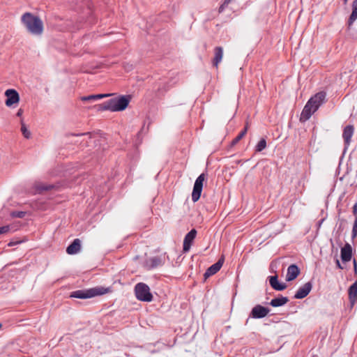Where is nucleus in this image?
I'll return each mask as SVG.
<instances>
[{"label": "nucleus", "instance_id": "nucleus-1", "mask_svg": "<svg viewBox=\"0 0 357 357\" xmlns=\"http://www.w3.org/2000/svg\"><path fill=\"white\" fill-rule=\"evenodd\" d=\"M326 93L320 91L311 97L305 104L301 114L300 120L305 121L323 105L326 101Z\"/></svg>", "mask_w": 357, "mask_h": 357}, {"label": "nucleus", "instance_id": "nucleus-2", "mask_svg": "<svg viewBox=\"0 0 357 357\" xmlns=\"http://www.w3.org/2000/svg\"><path fill=\"white\" fill-rule=\"evenodd\" d=\"M130 96H121L117 98H112L103 103L98 105V110L111 112H119L124 110L130 101Z\"/></svg>", "mask_w": 357, "mask_h": 357}, {"label": "nucleus", "instance_id": "nucleus-3", "mask_svg": "<svg viewBox=\"0 0 357 357\" xmlns=\"http://www.w3.org/2000/svg\"><path fill=\"white\" fill-rule=\"evenodd\" d=\"M22 22L31 34L40 36L43 33V23L38 17L26 13L22 16Z\"/></svg>", "mask_w": 357, "mask_h": 357}, {"label": "nucleus", "instance_id": "nucleus-4", "mask_svg": "<svg viewBox=\"0 0 357 357\" xmlns=\"http://www.w3.org/2000/svg\"><path fill=\"white\" fill-rule=\"evenodd\" d=\"M108 291V289L102 287H97L86 290H77L73 291L70 294V297L86 299L94 297L96 296L103 295Z\"/></svg>", "mask_w": 357, "mask_h": 357}, {"label": "nucleus", "instance_id": "nucleus-5", "mask_svg": "<svg viewBox=\"0 0 357 357\" xmlns=\"http://www.w3.org/2000/svg\"><path fill=\"white\" fill-rule=\"evenodd\" d=\"M135 291L137 298L139 301L149 302L153 298L149 286L144 283L140 282L137 284L135 287Z\"/></svg>", "mask_w": 357, "mask_h": 357}, {"label": "nucleus", "instance_id": "nucleus-6", "mask_svg": "<svg viewBox=\"0 0 357 357\" xmlns=\"http://www.w3.org/2000/svg\"><path fill=\"white\" fill-rule=\"evenodd\" d=\"M206 178V174L202 173L195 180L192 192V200L193 202H196L199 199L203 188V183Z\"/></svg>", "mask_w": 357, "mask_h": 357}, {"label": "nucleus", "instance_id": "nucleus-7", "mask_svg": "<svg viewBox=\"0 0 357 357\" xmlns=\"http://www.w3.org/2000/svg\"><path fill=\"white\" fill-rule=\"evenodd\" d=\"M270 310L261 305H256L251 310L249 318L262 319L268 315Z\"/></svg>", "mask_w": 357, "mask_h": 357}, {"label": "nucleus", "instance_id": "nucleus-8", "mask_svg": "<svg viewBox=\"0 0 357 357\" xmlns=\"http://www.w3.org/2000/svg\"><path fill=\"white\" fill-rule=\"evenodd\" d=\"M197 236V231L195 229H191L185 236L183 240V250L187 252L190 250V247Z\"/></svg>", "mask_w": 357, "mask_h": 357}, {"label": "nucleus", "instance_id": "nucleus-9", "mask_svg": "<svg viewBox=\"0 0 357 357\" xmlns=\"http://www.w3.org/2000/svg\"><path fill=\"white\" fill-rule=\"evenodd\" d=\"M5 96L7 97L6 105L8 107H10L20 101L19 93L15 89H7Z\"/></svg>", "mask_w": 357, "mask_h": 357}, {"label": "nucleus", "instance_id": "nucleus-10", "mask_svg": "<svg viewBox=\"0 0 357 357\" xmlns=\"http://www.w3.org/2000/svg\"><path fill=\"white\" fill-rule=\"evenodd\" d=\"M312 288V283L311 282H307L305 283L303 286L299 287L294 295V298L296 299H302L306 297L309 293L310 292Z\"/></svg>", "mask_w": 357, "mask_h": 357}, {"label": "nucleus", "instance_id": "nucleus-11", "mask_svg": "<svg viewBox=\"0 0 357 357\" xmlns=\"http://www.w3.org/2000/svg\"><path fill=\"white\" fill-rule=\"evenodd\" d=\"M340 257L343 262L349 261L352 257V248L349 243H346L344 247L341 248Z\"/></svg>", "mask_w": 357, "mask_h": 357}, {"label": "nucleus", "instance_id": "nucleus-12", "mask_svg": "<svg viewBox=\"0 0 357 357\" xmlns=\"http://www.w3.org/2000/svg\"><path fill=\"white\" fill-rule=\"evenodd\" d=\"M354 132V128L351 125H348L344 127L342 133L345 147L347 148L351 142V137Z\"/></svg>", "mask_w": 357, "mask_h": 357}, {"label": "nucleus", "instance_id": "nucleus-13", "mask_svg": "<svg viewBox=\"0 0 357 357\" xmlns=\"http://www.w3.org/2000/svg\"><path fill=\"white\" fill-rule=\"evenodd\" d=\"M56 186L54 185H47L42 183L40 182H36L33 187V190L31 192L32 194H40L43 191L50 190L52 189L55 188Z\"/></svg>", "mask_w": 357, "mask_h": 357}, {"label": "nucleus", "instance_id": "nucleus-14", "mask_svg": "<svg viewBox=\"0 0 357 357\" xmlns=\"http://www.w3.org/2000/svg\"><path fill=\"white\" fill-rule=\"evenodd\" d=\"M223 264V259H220L216 263L211 266L204 273L205 278H207L220 271Z\"/></svg>", "mask_w": 357, "mask_h": 357}, {"label": "nucleus", "instance_id": "nucleus-15", "mask_svg": "<svg viewBox=\"0 0 357 357\" xmlns=\"http://www.w3.org/2000/svg\"><path fill=\"white\" fill-rule=\"evenodd\" d=\"M300 273L298 267L295 264L290 265L287 268V273L286 275L287 281L294 280L297 278Z\"/></svg>", "mask_w": 357, "mask_h": 357}, {"label": "nucleus", "instance_id": "nucleus-16", "mask_svg": "<svg viewBox=\"0 0 357 357\" xmlns=\"http://www.w3.org/2000/svg\"><path fill=\"white\" fill-rule=\"evenodd\" d=\"M348 294L351 305L354 306L357 303V281L349 287Z\"/></svg>", "mask_w": 357, "mask_h": 357}, {"label": "nucleus", "instance_id": "nucleus-17", "mask_svg": "<svg viewBox=\"0 0 357 357\" xmlns=\"http://www.w3.org/2000/svg\"><path fill=\"white\" fill-rule=\"evenodd\" d=\"M269 283L272 288L277 291H282L287 287L284 283H280L278 282L277 275L271 276L269 278Z\"/></svg>", "mask_w": 357, "mask_h": 357}, {"label": "nucleus", "instance_id": "nucleus-18", "mask_svg": "<svg viewBox=\"0 0 357 357\" xmlns=\"http://www.w3.org/2000/svg\"><path fill=\"white\" fill-rule=\"evenodd\" d=\"M81 248L80 241L76 238L66 248V252L69 255H75L79 252Z\"/></svg>", "mask_w": 357, "mask_h": 357}, {"label": "nucleus", "instance_id": "nucleus-19", "mask_svg": "<svg viewBox=\"0 0 357 357\" xmlns=\"http://www.w3.org/2000/svg\"><path fill=\"white\" fill-rule=\"evenodd\" d=\"M223 56V49L221 47H216L214 49V58L213 59V64L215 67L218 68L219 63L222 61Z\"/></svg>", "mask_w": 357, "mask_h": 357}, {"label": "nucleus", "instance_id": "nucleus-20", "mask_svg": "<svg viewBox=\"0 0 357 357\" xmlns=\"http://www.w3.org/2000/svg\"><path fill=\"white\" fill-rule=\"evenodd\" d=\"M289 299L287 297L281 296L280 297L272 299L270 302V305L275 307H280L287 303Z\"/></svg>", "mask_w": 357, "mask_h": 357}, {"label": "nucleus", "instance_id": "nucleus-21", "mask_svg": "<svg viewBox=\"0 0 357 357\" xmlns=\"http://www.w3.org/2000/svg\"><path fill=\"white\" fill-rule=\"evenodd\" d=\"M357 19V0L352 3V12L349 18V26H351Z\"/></svg>", "mask_w": 357, "mask_h": 357}, {"label": "nucleus", "instance_id": "nucleus-22", "mask_svg": "<svg viewBox=\"0 0 357 357\" xmlns=\"http://www.w3.org/2000/svg\"><path fill=\"white\" fill-rule=\"evenodd\" d=\"M248 131V124L245 127L239 132V134L231 141V146H235L239 141L246 135Z\"/></svg>", "mask_w": 357, "mask_h": 357}, {"label": "nucleus", "instance_id": "nucleus-23", "mask_svg": "<svg viewBox=\"0 0 357 357\" xmlns=\"http://www.w3.org/2000/svg\"><path fill=\"white\" fill-rule=\"evenodd\" d=\"M266 147V141L265 139H261L255 146L257 152H261Z\"/></svg>", "mask_w": 357, "mask_h": 357}, {"label": "nucleus", "instance_id": "nucleus-24", "mask_svg": "<svg viewBox=\"0 0 357 357\" xmlns=\"http://www.w3.org/2000/svg\"><path fill=\"white\" fill-rule=\"evenodd\" d=\"M21 131L22 135L25 138L29 139L31 137V132L29 130H28L22 119L21 120Z\"/></svg>", "mask_w": 357, "mask_h": 357}, {"label": "nucleus", "instance_id": "nucleus-25", "mask_svg": "<svg viewBox=\"0 0 357 357\" xmlns=\"http://www.w3.org/2000/svg\"><path fill=\"white\" fill-rule=\"evenodd\" d=\"M25 215L26 212L24 211H15L10 213V215L13 218H23Z\"/></svg>", "mask_w": 357, "mask_h": 357}, {"label": "nucleus", "instance_id": "nucleus-26", "mask_svg": "<svg viewBox=\"0 0 357 357\" xmlns=\"http://www.w3.org/2000/svg\"><path fill=\"white\" fill-rule=\"evenodd\" d=\"M351 236L353 238H354L357 236V217L355 218V220H354V222L353 224Z\"/></svg>", "mask_w": 357, "mask_h": 357}, {"label": "nucleus", "instance_id": "nucleus-27", "mask_svg": "<svg viewBox=\"0 0 357 357\" xmlns=\"http://www.w3.org/2000/svg\"><path fill=\"white\" fill-rule=\"evenodd\" d=\"M81 100L84 102L85 101H94L96 100V98H94V95H90L88 96H82L81 98Z\"/></svg>", "mask_w": 357, "mask_h": 357}, {"label": "nucleus", "instance_id": "nucleus-28", "mask_svg": "<svg viewBox=\"0 0 357 357\" xmlns=\"http://www.w3.org/2000/svg\"><path fill=\"white\" fill-rule=\"evenodd\" d=\"M9 226H3L0 227V234H6L9 231Z\"/></svg>", "mask_w": 357, "mask_h": 357}, {"label": "nucleus", "instance_id": "nucleus-29", "mask_svg": "<svg viewBox=\"0 0 357 357\" xmlns=\"http://www.w3.org/2000/svg\"><path fill=\"white\" fill-rule=\"evenodd\" d=\"M110 94H97V95H94V98H96V100H99V99H101L102 98H105V97H108L109 96Z\"/></svg>", "mask_w": 357, "mask_h": 357}, {"label": "nucleus", "instance_id": "nucleus-30", "mask_svg": "<svg viewBox=\"0 0 357 357\" xmlns=\"http://www.w3.org/2000/svg\"><path fill=\"white\" fill-rule=\"evenodd\" d=\"M227 6H228V4H226L225 1H224L222 5H220V6L219 7L218 12L222 13L224 11V10L225 9V8H227Z\"/></svg>", "mask_w": 357, "mask_h": 357}, {"label": "nucleus", "instance_id": "nucleus-31", "mask_svg": "<svg viewBox=\"0 0 357 357\" xmlns=\"http://www.w3.org/2000/svg\"><path fill=\"white\" fill-rule=\"evenodd\" d=\"M353 215L355 218L357 217V203H356L353 206V211H352Z\"/></svg>", "mask_w": 357, "mask_h": 357}, {"label": "nucleus", "instance_id": "nucleus-32", "mask_svg": "<svg viewBox=\"0 0 357 357\" xmlns=\"http://www.w3.org/2000/svg\"><path fill=\"white\" fill-rule=\"evenodd\" d=\"M335 264H336V266L338 269L342 270L344 268L343 266L341 265L340 260L337 258L335 259Z\"/></svg>", "mask_w": 357, "mask_h": 357}, {"label": "nucleus", "instance_id": "nucleus-33", "mask_svg": "<svg viewBox=\"0 0 357 357\" xmlns=\"http://www.w3.org/2000/svg\"><path fill=\"white\" fill-rule=\"evenodd\" d=\"M353 264H354V273L356 274L357 273V262L355 259L353 261Z\"/></svg>", "mask_w": 357, "mask_h": 357}, {"label": "nucleus", "instance_id": "nucleus-34", "mask_svg": "<svg viewBox=\"0 0 357 357\" xmlns=\"http://www.w3.org/2000/svg\"><path fill=\"white\" fill-rule=\"evenodd\" d=\"M23 112H24L23 109H20L17 111V114H16V115H17V116H19V117H21V116H22V115L23 114Z\"/></svg>", "mask_w": 357, "mask_h": 357}, {"label": "nucleus", "instance_id": "nucleus-35", "mask_svg": "<svg viewBox=\"0 0 357 357\" xmlns=\"http://www.w3.org/2000/svg\"><path fill=\"white\" fill-rule=\"evenodd\" d=\"M232 0H225L226 4H229Z\"/></svg>", "mask_w": 357, "mask_h": 357}, {"label": "nucleus", "instance_id": "nucleus-36", "mask_svg": "<svg viewBox=\"0 0 357 357\" xmlns=\"http://www.w3.org/2000/svg\"><path fill=\"white\" fill-rule=\"evenodd\" d=\"M161 263H162V261L158 259V262H157L158 266L160 265Z\"/></svg>", "mask_w": 357, "mask_h": 357}, {"label": "nucleus", "instance_id": "nucleus-37", "mask_svg": "<svg viewBox=\"0 0 357 357\" xmlns=\"http://www.w3.org/2000/svg\"><path fill=\"white\" fill-rule=\"evenodd\" d=\"M343 2H344V4H347V2H348V0H343Z\"/></svg>", "mask_w": 357, "mask_h": 357}, {"label": "nucleus", "instance_id": "nucleus-38", "mask_svg": "<svg viewBox=\"0 0 357 357\" xmlns=\"http://www.w3.org/2000/svg\"><path fill=\"white\" fill-rule=\"evenodd\" d=\"M313 357H314V356H313Z\"/></svg>", "mask_w": 357, "mask_h": 357}]
</instances>
